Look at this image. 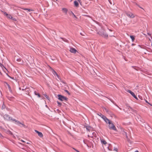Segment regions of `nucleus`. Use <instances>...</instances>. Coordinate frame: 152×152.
Listing matches in <instances>:
<instances>
[{"label": "nucleus", "mask_w": 152, "mask_h": 152, "mask_svg": "<svg viewBox=\"0 0 152 152\" xmlns=\"http://www.w3.org/2000/svg\"><path fill=\"white\" fill-rule=\"evenodd\" d=\"M5 106L4 105V104H3V105H2V107H1V109H4L5 108Z\"/></svg>", "instance_id": "nucleus-32"}, {"label": "nucleus", "mask_w": 152, "mask_h": 152, "mask_svg": "<svg viewBox=\"0 0 152 152\" xmlns=\"http://www.w3.org/2000/svg\"><path fill=\"white\" fill-rule=\"evenodd\" d=\"M63 83H64V84H65V83L64 82H63Z\"/></svg>", "instance_id": "nucleus-59"}, {"label": "nucleus", "mask_w": 152, "mask_h": 152, "mask_svg": "<svg viewBox=\"0 0 152 152\" xmlns=\"http://www.w3.org/2000/svg\"><path fill=\"white\" fill-rule=\"evenodd\" d=\"M136 4L137 6H138L140 8H141V9H143V8H142V7H140V5H138L137 4Z\"/></svg>", "instance_id": "nucleus-45"}, {"label": "nucleus", "mask_w": 152, "mask_h": 152, "mask_svg": "<svg viewBox=\"0 0 152 152\" xmlns=\"http://www.w3.org/2000/svg\"><path fill=\"white\" fill-rule=\"evenodd\" d=\"M98 115L101 117H102V115H103L101 113H99V114H98Z\"/></svg>", "instance_id": "nucleus-37"}, {"label": "nucleus", "mask_w": 152, "mask_h": 152, "mask_svg": "<svg viewBox=\"0 0 152 152\" xmlns=\"http://www.w3.org/2000/svg\"><path fill=\"white\" fill-rule=\"evenodd\" d=\"M134 152H138V151H135Z\"/></svg>", "instance_id": "nucleus-55"}, {"label": "nucleus", "mask_w": 152, "mask_h": 152, "mask_svg": "<svg viewBox=\"0 0 152 152\" xmlns=\"http://www.w3.org/2000/svg\"><path fill=\"white\" fill-rule=\"evenodd\" d=\"M114 151H118V149L117 148H115L114 150Z\"/></svg>", "instance_id": "nucleus-44"}, {"label": "nucleus", "mask_w": 152, "mask_h": 152, "mask_svg": "<svg viewBox=\"0 0 152 152\" xmlns=\"http://www.w3.org/2000/svg\"><path fill=\"white\" fill-rule=\"evenodd\" d=\"M80 34L81 35H82V36H83V34H82V33H80Z\"/></svg>", "instance_id": "nucleus-53"}, {"label": "nucleus", "mask_w": 152, "mask_h": 152, "mask_svg": "<svg viewBox=\"0 0 152 152\" xmlns=\"http://www.w3.org/2000/svg\"><path fill=\"white\" fill-rule=\"evenodd\" d=\"M0 137L2 138L4 137L0 133Z\"/></svg>", "instance_id": "nucleus-39"}, {"label": "nucleus", "mask_w": 152, "mask_h": 152, "mask_svg": "<svg viewBox=\"0 0 152 152\" xmlns=\"http://www.w3.org/2000/svg\"><path fill=\"white\" fill-rule=\"evenodd\" d=\"M24 90V89H22V91H23V90Z\"/></svg>", "instance_id": "nucleus-57"}, {"label": "nucleus", "mask_w": 152, "mask_h": 152, "mask_svg": "<svg viewBox=\"0 0 152 152\" xmlns=\"http://www.w3.org/2000/svg\"><path fill=\"white\" fill-rule=\"evenodd\" d=\"M123 134L126 135V138H128V136H127V133L126 132H124V133H123Z\"/></svg>", "instance_id": "nucleus-30"}, {"label": "nucleus", "mask_w": 152, "mask_h": 152, "mask_svg": "<svg viewBox=\"0 0 152 152\" xmlns=\"http://www.w3.org/2000/svg\"><path fill=\"white\" fill-rule=\"evenodd\" d=\"M101 140L102 143L104 145H105L107 143V142L104 140L103 139Z\"/></svg>", "instance_id": "nucleus-18"}, {"label": "nucleus", "mask_w": 152, "mask_h": 152, "mask_svg": "<svg viewBox=\"0 0 152 152\" xmlns=\"http://www.w3.org/2000/svg\"><path fill=\"white\" fill-rule=\"evenodd\" d=\"M35 131L38 134V135L40 137H43V134L42 132H39L37 130H35Z\"/></svg>", "instance_id": "nucleus-7"}, {"label": "nucleus", "mask_w": 152, "mask_h": 152, "mask_svg": "<svg viewBox=\"0 0 152 152\" xmlns=\"http://www.w3.org/2000/svg\"><path fill=\"white\" fill-rule=\"evenodd\" d=\"M151 45L152 46V44H151Z\"/></svg>", "instance_id": "nucleus-62"}, {"label": "nucleus", "mask_w": 152, "mask_h": 152, "mask_svg": "<svg viewBox=\"0 0 152 152\" xmlns=\"http://www.w3.org/2000/svg\"><path fill=\"white\" fill-rule=\"evenodd\" d=\"M57 96L58 97V99L61 100V101H67L68 100V98L66 97H65L61 95H60V94H58L57 95Z\"/></svg>", "instance_id": "nucleus-3"}, {"label": "nucleus", "mask_w": 152, "mask_h": 152, "mask_svg": "<svg viewBox=\"0 0 152 152\" xmlns=\"http://www.w3.org/2000/svg\"><path fill=\"white\" fill-rule=\"evenodd\" d=\"M103 109L104 110H105L107 113V112H108V110H109V108L105 107H103Z\"/></svg>", "instance_id": "nucleus-20"}, {"label": "nucleus", "mask_w": 152, "mask_h": 152, "mask_svg": "<svg viewBox=\"0 0 152 152\" xmlns=\"http://www.w3.org/2000/svg\"><path fill=\"white\" fill-rule=\"evenodd\" d=\"M130 37L132 41L133 42L135 39L134 37L133 36L131 35L130 36Z\"/></svg>", "instance_id": "nucleus-24"}, {"label": "nucleus", "mask_w": 152, "mask_h": 152, "mask_svg": "<svg viewBox=\"0 0 152 152\" xmlns=\"http://www.w3.org/2000/svg\"><path fill=\"white\" fill-rule=\"evenodd\" d=\"M109 127L110 129H112L115 131H116L117 129L115 126L111 121L110 124H109Z\"/></svg>", "instance_id": "nucleus-4"}, {"label": "nucleus", "mask_w": 152, "mask_h": 152, "mask_svg": "<svg viewBox=\"0 0 152 152\" xmlns=\"http://www.w3.org/2000/svg\"><path fill=\"white\" fill-rule=\"evenodd\" d=\"M44 96H45V97L47 98V99H48L49 97H48V96L46 94H45L44 95Z\"/></svg>", "instance_id": "nucleus-38"}, {"label": "nucleus", "mask_w": 152, "mask_h": 152, "mask_svg": "<svg viewBox=\"0 0 152 152\" xmlns=\"http://www.w3.org/2000/svg\"><path fill=\"white\" fill-rule=\"evenodd\" d=\"M86 129L88 131H89L90 129H89V128H91V127H90V126H86Z\"/></svg>", "instance_id": "nucleus-27"}, {"label": "nucleus", "mask_w": 152, "mask_h": 152, "mask_svg": "<svg viewBox=\"0 0 152 152\" xmlns=\"http://www.w3.org/2000/svg\"><path fill=\"white\" fill-rule=\"evenodd\" d=\"M73 149L75 150L76 151H77V152H80L78 150H76V149H75V148H73Z\"/></svg>", "instance_id": "nucleus-41"}, {"label": "nucleus", "mask_w": 152, "mask_h": 152, "mask_svg": "<svg viewBox=\"0 0 152 152\" xmlns=\"http://www.w3.org/2000/svg\"><path fill=\"white\" fill-rule=\"evenodd\" d=\"M69 51L71 52L74 53H76L77 51L76 50L75 48H70Z\"/></svg>", "instance_id": "nucleus-8"}, {"label": "nucleus", "mask_w": 152, "mask_h": 152, "mask_svg": "<svg viewBox=\"0 0 152 152\" xmlns=\"http://www.w3.org/2000/svg\"><path fill=\"white\" fill-rule=\"evenodd\" d=\"M7 133L10 134L11 135H12V132L10 131L9 130H7Z\"/></svg>", "instance_id": "nucleus-28"}, {"label": "nucleus", "mask_w": 152, "mask_h": 152, "mask_svg": "<svg viewBox=\"0 0 152 152\" xmlns=\"http://www.w3.org/2000/svg\"><path fill=\"white\" fill-rule=\"evenodd\" d=\"M11 19L13 20L14 21H16V19L14 18H13L12 17V18H11Z\"/></svg>", "instance_id": "nucleus-35"}, {"label": "nucleus", "mask_w": 152, "mask_h": 152, "mask_svg": "<svg viewBox=\"0 0 152 152\" xmlns=\"http://www.w3.org/2000/svg\"><path fill=\"white\" fill-rule=\"evenodd\" d=\"M7 74L10 78L12 79H14L13 77H11L9 75H8Z\"/></svg>", "instance_id": "nucleus-48"}, {"label": "nucleus", "mask_w": 152, "mask_h": 152, "mask_svg": "<svg viewBox=\"0 0 152 152\" xmlns=\"http://www.w3.org/2000/svg\"><path fill=\"white\" fill-rule=\"evenodd\" d=\"M28 89H27V88H26L25 89V91L26 92H27V93H26V94H28V93L29 94V93H28Z\"/></svg>", "instance_id": "nucleus-34"}, {"label": "nucleus", "mask_w": 152, "mask_h": 152, "mask_svg": "<svg viewBox=\"0 0 152 152\" xmlns=\"http://www.w3.org/2000/svg\"><path fill=\"white\" fill-rule=\"evenodd\" d=\"M22 9L25 10H28L29 12H31L32 11V10L28 8H22Z\"/></svg>", "instance_id": "nucleus-22"}, {"label": "nucleus", "mask_w": 152, "mask_h": 152, "mask_svg": "<svg viewBox=\"0 0 152 152\" xmlns=\"http://www.w3.org/2000/svg\"><path fill=\"white\" fill-rule=\"evenodd\" d=\"M85 16H87V15H85Z\"/></svg>", "instance_id": "nucleus-61"}, {"label": "nucleus", "mask_w": 152, "mask_h": 152, "mask_svg": "<svg viewBox=\"0 0 152 152\" xmlns=\"http://www.w3.org/2000/svg\"><path fill=\"white\" fill-rule=\"evenodd\" d=\"M125 13L126 15L129 17L133 18L134 17V15L131 12H125Z\"/></svg>", "instance_id": "nucleus-5"}, {"label": "nucleus", "mask_w": 152, "mask_h": 152, "mask_svg": "<svg viewBox=\"0 0 152 152\" xmlns=\"http://www.w3.org/2000/svg\"><path fill=\"white\" fill-rule=\"evenodd\" d=\"M6 84H7V85L8 86V88L9 90L10 91H11V87H10V85L9 84H8L7 83H6Z\"/></svg>", "instance_id": "nucleus-26"}, {"label": "nucleus", "mask_w": 152, "mask_h": 152, "mask_svg": "<svg viewBox=\"0 0 152 152\" xmlns=\"http://www.w3.org/2000/svg\"><path fill=\"white\" fill-rule=\"evenodd\" d=\"M7 97L8 99L10 101L12 100L14 98L13 97H11L9 96H7Z\"/></svg>", "instance_id": "nucleus-23"}, {"label": "nucleus", "mask_w": 152, "mask_h": 152, "mask_svg": "<svg viewBox=\"0 0 152 152\" xmlns=\"http://www.w3.org/2000/svg\"><path fill=\"white\" fill-rule=\"evenodd\" d=\"M130 107V109H132V107Z\"/></svg>", "instance_id": "nucleus-60"}, {"label": "nucleus", "mask_w": 152, "mask_h": 152, "mask_svg": "<svg viewBox=\"0 0 152 152\" xmlns=\"http://www.w3.org/2000/svg\"><path fill=\"white\" fill-rule=\"evenodd\" d=\"M97 34L104 38H107L108 37V34L106 33L105 31L103 28H102L98 32Z\"/></svg>", "instance_id": "nucleus-1"}, {"label": "nucleus", "mask_w": 152, "mask_h": 152, "mask_svg": "<svg viewBox=\"0 0 152 152\" xmlns=\"http://www.w3.org/2000/svg\"><path fill=\"white\" fill-rule=\"evenodd\" d=\"M15 122V124H17L19 126H20V125L21 124L24 128H27L26 126L25 125L21 123L20 122L16 120V121Z\"/></svg>", "instance_id": "nucleus-6"}, {"label": "nucleus", "mask_w": 152, "mask_h": 152, "mask_svg": "<svg viewBox=\"0 0 152 152\" xmlns=\"http://www.w3.org/2000/svg\"><path fill=\"white\" fill-rule=\"evenodd\" d=\"M9 19H11V18H12V16L10 14H8L6 16Z\"/></svg>", "instance_id": "nucleus-25"}, {"label": "nucleus", "mask_w": 152, "mask_h": 152, "mask_svg": "<svg viewBox=\"0 0 152 152\" xmlns=\"http://www.w3.org/2000/svg\"><path fill=\"white\" fill-rule=\"evenodd\" d=\"M101 117L104 121L105 120L106 118H107V117L104 115H102V116Z\"/></svg>", "instance_id": "nucleus-31"}, {"label": "nucleus", "mask_w": 152, "mask_h": 152, "mask_svg": "<svg viewBox=\"0 0 152 152\" xmlns=\"http://www.w3.org/2000/svg\"><path fill=\"white\" fill-rule=\"evenodd\" d=\"M64 91L66 92L69 95H70V94L68 91L66 90H65Z\"/></svg>", "instance_id": "nucleus-33"}, {"label": "nucleus", "mask_w": 152, "mask_h": 152, "mask_svg": "<svg viewBox=\"0 0 152 152\" xmlns=\"http://www.w3.org/2000/svg\"><path fill=\"white\" fill-rule=\"evenodd\" d=\"M34 93L35 95H37L38 97H41V95L40 94H39L38 93H37V92L36 91H35L34 92Z\"/></svg>", "instance_id": "nucleus-19"}, {"label": "nucleus", "mask_w": 152, "mask_h": 152, "mask_svg": "<svg viewBox=\"0 0 152 152\" xmlns=\"http://www.w3.org/2000/svg\"><path fill=\"white\" fill-rule=\"evenodd\" d=\"M62 11L64 12L66 14L68 11V10L65 8H63L62 9Z\"/></svg>", "instance_id": "nucleus-15"}, {"label": "nucleus", "mask_w": 152, "mask_h": 152, "mask_svg": "<svg viewBox=\"0 0 152 152\" xmlns=\"http://www.w3.org/2000/svg\"><path fill=\"white\" fill-rule=\"evenodd\" d=\"M127 91V92L129 93L133 97L135 96L134 93L130 90H128Z\"/></svg>", "instance_id": "nucleus-11"}, {"label": "nucleus", "mask_w": 152, "mask_h": 152, "mask_svg": "<svg viewBox=\"0 0 152 152\" xmlns=\"http://www.w3.org/2000/svg\"><path fill=\"white\" fill-rule=\"evenodd\" d=\"M135 45V44H132V46H133V45Z\"/></svg>", "instance_id": "nucleus-52"}, {"label": "nucleus", "mask_w": 152, "mask_h": 152, "mask_svg": "<svg viewBox=\"0 0 152 152\" xmlns=\"http://www.w3.org/2000/svg\"><path fill=\"white\" fill-rule=\"evenodd\" d=\"M147 34L148 35L150 36H151V34H150L149 33H148Z\"/></svg>", "instance_id": "nucleus-49"}, {"label": "nucleus", "mask_w": 152, "mask_h": 152, "mask_svg": "<svg viewBox=\"0 0 152 152\" xmlns=\"http://www.w3.org/2000/svg\"><path fill=\"white\" fill-rule=\"evenodd\" d=\"M74 5L75 7H78L79 6V4L78 2L76 1H74Z\"/></svg>", "instance_id": "nucleus-16"}, {"label": "nucleus", "mask_w": 152, "mask_h": 152, "mask_svg": "<svg viewBox=\"0 0 152 152\" xmlns=\"http://www.w3.org/2000/svg\"><path fill=\"white\" fill-rule=\"evenodd\" d=\"M130 21L129 20H128L127 18H126L124 21V23H125V24L128 25L130 23Z\"/></svg>", "instance_id": "nucleus-13"}, {"label": "nucleus", "mask_w": 152, "mask_h": 152, "mask_svg": "<svg viewBox=\"0 0 152 152\" xmlns=\"http://www.w3.org/2000/svg\"><path fill=\"white\" fill-rule=\"evenodd\" d=\"M145 101H146V102H147V103H148V104H149V103L148 102L147 100H145Z\"/></svg>", "instance_id": "nucleus-51"}, {"label": "nucleus", "mask_w": 152, "mask_h": 152, "mask_svg": "<svg viewBox=\"0 0 152 152\" xmlns=\"http://www.w3.org/2000/svg\"><path fill=\"white\" fill-rule=\"evenodd\" d=\"M50 68L51 69V70L52 71L54 75L55 74L56 75V76L58 77H59V76L57 73V72L51 67H50Z\"/></svg>", "instance_id": "nucleus-12"}, {"label": "nucleus", "mask_w": 152, "mask_h": 152, "mask_svg": "<svg viewBox=\"0 0 152 152\" xmlns=\"http://www.w3.org/2000/svg\"><path fill=\"white\" fill-rule=\"evenodd\" d=\"M0 74H1V75H2V73H1V72L0 71Z\"/></svg>", "instance_id": "nucleus-54"}, {"label": "nucleus", "mask_w": 152, "mask_h": 152, "mask_svg": "<svg viewBox=\"0 0 152 152\" xmlns=\"http://www.w3.org/2000/svg\"><path fill=\"white\" fill-rule=\"evenodd\" d=\"M121 110V109L120 108H119Z\"/></svg>", "instance_id": "nucleus-58"}, {"label": "nucleus", "mask_w": 152, "mask_h": 152, "mask_svg": "<svg viewBox=\"0 0 152 152\" xmlns=\"http://www.w3.org/2000/svg\"><path fill=\"white\" fill-rule=\"evenodd\" d=\"M127 141H128L129 142H130V140L128 138H127Z\"/></svg>", "instance_id": "nucleus-47"}, {"label": "nucleus", "mask_w": 152, "mask_h": 152, "mask_svg": "<svg viewBox=\"0 0 152 152\" xmlns=\"http://www.w3.org/2000/svg\"><path fill=\"white\" fill-rule=\"evenodd\" d=\"M54 2H56V1H58V0H52Z\"/></svg>", "instance_id": "nucleus-50"}, {"label": "nucleus", "mask_w": 152, "mask_h": 152, "mask_svg": "<svg viewBox=\"0 0 152 152\" xmlns=\"http://www.w3.org/2000/svg\"><path fill=\"white\" fill-rule=\"evenodd\" d=\"M110 2L111 4H112V3H111V2L110 1Z\"/></svg>", "instance_id": "nucleus-56"}, {"label": "nucleus", "mask_w": 152, "mask_h": 152, "mask_svg": "<svg viewBox=\"0 0 152 152\" xmlns=\"http://www.w3.org/2000/svg\"><path fill=\"white\" fill-rule=\"evenodd\" d=\"M4 119L7 121H15L16 119H13L8 114H5L4 116Z\"/></svg>", "instance_id": "nucleus-2"}, {"label": "nucleus", "mask_w": 152, "mask_h": 152, "mask_svg": "<svg viewBox=\"0 0 152 152\" xmlns=\"http://www.w3.org/2000/svg\"><path fill=\"white\" fill-rule=\"evenodd\" d=\"M0 66L1 67V68H2L3 70H4V68L5 69L7 70V69H6L5 67H4V66L2 64L0 63Z\"/></svg>", "instance_id": "nucleus-21"}, {"label": "nucleus", "mask_w": 152, "mask_h": 152, "mask_svg": "<svg viewBox=\"0 0 152 152\" xmlns=\"http://www.w3.org/2000/svg\"><path fill=\"white\" fill-rule=\"evenodd\" d=\"M56 111L58 113L61 112L58 109H57L56 110Z\"/></svg>", "instance_id": "nucleus-42"}, {"label": "nucleus", "mask_w": 152, "mask_h": 152, "mask_svg": "<svg viewBox=\"0 0 152 152\" xmlns=\"http://www.w3.org/2000/svg\"><path fill=\"white\" fill-rule=\"evenodd\" d=\"M68 13L70 15H73V16L76 18L77 19V17L74 14V13L72 12L71 11H68Z\"/></svg>", "instance_id": "nucleus-9"}, {"label": "nucleus", "mask_w": 152, "mask_h": 152, "mask_svg": "<svg viewBox=\"0 0 152 152\" xmlns=\"http://www.w3.org/2000/svg\"><path fill=\"white\" fill-rule=\"evenodd\" d=\"M134 98H135L136 99H138V98L136 96V95L134 97Z\"/></svg>", "instance_id": "nucleus-46"}, {"label": "nucleus", "mask_w": 152, "mask_h": 152, "mask_svg": "<svg viewBox=\"0 0 152 152\" xmlns=\"http://www.w3.org/2000/svg\"><path fill=\"white\" fill-rule=\"evenodd\" d=\"M107 113L111 116L114 115L113 113L109 109L108 110V112H107Z\"/></svg>", "instance_id": "nucleus-17"}, {"label": "nucleus", "mask_w": 152, "mask_h": 152, "mask_svg": "<svg viewBox=\"0 0 152 152\" xmlns=\"http://www.w3.org/2000/svg\"><path fill=\"white\" fill-rule=\"evenodd\" d=\"M79 2V3H80V5H82L81 4V3H82V2L80 0H77Z\"/></svg>", "instance_id": "nucleus-40"}, {"label": "nucleus", "mask_w": 152, "mask_h": 152, "mask_svg": "<svg viewBox=\"0 0 152 152\" xmlns=\"http://www.w3.org/2000/svg\"><path fill=\"white\" fill-rule=\"evenodd\" d=\"M2 12H3L4 13V15H6V16L7 15H8V14L6 12H3V11H2Z\"/></svg>", "instance_id": "nucleus-36"}, {"label": "nucleus", "mask_w": 152, "mask_h": 152, "mask_svg": "<svg viewBox=\"0 0 152 152\" xmlns=\"http://www.w3.org/2000/svg\"><path fill=\"white\" fill-rule=\"evenodd\" d=\"M108 148L109 150L112 151V149H111L110 147V146L109 145V147H108Z\"/></svg>", "instance_id": "nucleus-43"}, {"label": "nucleus", "mask_w": 152, "mask_h": 152, "mask_svg": "<svg viewBox=\"0 0 152 152\" xmlns=\"http://www.w3.org/2000/svg\"><path fill=\"white\" fill-rule=\"evenodd\" d=\"M18 62H20L19 63L20 64H22L24 63V61L23 60L20 58H18L16 60Z\"/></svg>", "instance_id": "nucleus-10"}, {"label": "nucleus", "mask_w": 152, "mask_h": 152, "mask_svg": "<svg viewBox=\"0 0 152 152\" xmlns=\"http://www.w3.org/2000/svg\"><path fill=\"white\" fill-rule=\"evenodd\" d=\"M57 103L58 104V106H60L62 105V103L58 101H57Z\"/></svg>", "instance_id": "nucleus-29"}, {"label": "nucleus", "mask_w": 152, "mask_h": 152, "mask_svg": "<svg viewBox=\"0 0 152 152\" xmlns=\"http://www.w3.org/2000/svg\"><path fill=\"white\" fill-rule=\"evenodd\" d=\"M104 121L106 123L108 124H110V122H111V121H110L109 119H108L107 118H106Z\"/></svg>", "instance_id": "nucleus-14"}]
</instances>
